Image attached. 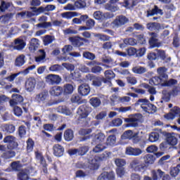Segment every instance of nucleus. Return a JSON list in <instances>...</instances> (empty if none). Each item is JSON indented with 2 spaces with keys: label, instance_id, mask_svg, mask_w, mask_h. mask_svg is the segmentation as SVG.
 Segmentation results:
<instances>
[{
  "label": "nucleus",
  "instance_id": "nucleus-7",
  "mask_svg": "<svg viewBox=\"0 0 180 180\" xmlns=\"http://www.w3.org/2000/svg\"><path fill=\"white\" fill-rule=\"evenodd\" d=\"M16 138L12 135H8L4 137L3 141L4 143L8 144L7 148L8 150H15V148H18V142H16Z\"/></svg>",
  "mask_w": 180,
  "mask_h": 180
},
{
  "label": "nucleus",
  "instance_id": "nucleus-23",
  "mask_svg": "<svg viewBox=\"0 0 180 180\" xmlns=\"http://www.w3.org/2000/svg\"><path fill=\"white\" fill-rule=\"evenodd\" d=\"M95 23V20L94 19H89V16L88 15H82L79 18H74L72 20L73 23Z\"/></svg>",
  "mask_w": 180,
  "mask_h": 180
},
{
  "label": "nucleus",
  "instance_id": "nucleus-28",
  "mask_svg": "<svg viewBox=\"0 0 180 180\" xmlns=\"http://www.w3.org/2000/svg\"><path fill=\"white\" fill-rule=\"evenodd\" d=\"M119 1L120 0H110L109 3L105 4V9H107V11H110L111 12L119 11V7L117 6H113L117 4Z\"/></svg>",
  "mask_w": 180,
  "mask_h": 180
},
{
  "label": "nucleus",
  "instance_id": "nucleus-52",
  "mask_svg": "<svg viewBox=\"0 0 180 180\" xmlns=\"http://www.w3.org/2000/svg\"><path fill=\"white\" fill-rule=\"evenodd\" d=\"M86 65H88L89 67H96V65H103V67H107V68H109V65L103 64L102 63L98 62L95 60L88 62L86 63Z\"/></svg>",
  "mask_w": 180,
  "mask_h": 180
},
{
  "label": "nucleus",
  "instance_id": "nucleus-27",
  "mask_svg": "<svg viewBox=\"0 0 180 180\" xmlns=\"http://www.w3.org/2000/svg\"><path fill=\"white\" fill-rule=\"evenodd\" d=\"M105 134L103 133H98L95 134L92 139V144H101V143H103L105 141Z\"/></svg>",
  "mask_w": 180,
  "mask_h": 180
},
{
  "label": "nucleus",
  "instance_id": "nucleus-47",
  "mask_svg": "<svg viewBox=\"0 0 180 180\" xmlns=\"http://www.w3.org/2000/svg\"><path fill=\"white\" fill-rule=\"evenodd\" d=\"M82 56L83 58H86V60H94L95 58H96V56L94 53H92L88 51H84Z\"/></svg>",
  "mask_w": 180,
  "mask_h": 180
},
{
  "label": "nucleus",
  "instance_id": "nucleus-5",
  "mask_svg": "<svg viewBox=\"0 0 180 180\" xmlns=\"http://www.w3.org/2000/svg\"><path fill=\"white\" fill-rule=\"evenodd\" d=\"M159 133H161L165 137H166V141L169 146L174 147L178 144V138L175 137L174 133H169L167 131H162V129H159Z\"/></svg>",
  "mask_w": 180,
  "mask_h": 180
},
{
  "label": "nucleus",
  "instance_id": "nucleus-43",
  "mask_svg": "<svg viewBox=\"0 0 180 180\" xmlns=\"http://www.w3.org/2000/svg\"><path fill=\"white\" fill-rule=\"evenodd\" d=\"M10 167L13 171L18 172V171H20L22 164H20V161H14L11 163Z\"/></svg>",
  "mask_w": 180,
  "mask_h": 180
},
{
  "label": "nucleus",
  "instance_id": "nucleus-29",
  "mask_svg": "<svg viewBox=\"0 0 180 180\" xmlns=\"http://www.w3.org/2000/svg\"><path fill=\"white\" fill-rule=\"evenodd\" d=\"M14 43L15 44V46L13 47L14 50L20 51L21 50H23L25 47H26V42H25V41L22 39H15Z\"/></svg>",
  "mask_w": 180,
  "mask_h": 180
},
{
  "label": "nucleus",
  "instance_id": "nucleus-64",
  "mask_svg": "<svg viewBox=\"0 0 180 180\" xmlns=\"http://www.w3.org/2000/svg\"><path fill=\"white\" fill-rule=\"evenodd\" d=\"M105 148L106 146L100 143H97V146L94 148L93 151L94 153H101V151H103V150H105Z\"/></svg>",
  "mask_w": 180,
  "mask_h": 180
},
{
  "label": "nucleus",
  "instance_id": "nucleus-4",
  "mask_svg": "<svg viewBox=\"0 0 180 180\" xmlns=\"http://www.w3.org/2000/svg\"><path fill=\"white\" fill-rule=\"evenodd\" d=\"M129 168L135 172H146L147 171L146 164L139 159L133 160L129 164Z\"/></svg>",
  "mask_w": 180,
  "mask_h": 180
},
{
  "label": "nucleus",
  "instance_id": "nucleus-31",
  "mask_svg": "<svg viewBox=\"0 0 180 180\" xmlns=\"http://www.w3.org/2000/svg\"><path fill=\"white\" fill-rule=\"evenodd\" d=\"M25 63H26V56L23 54H21L15 58L14 65L18 68L22 67V65H25Z\"/></svg>",
  "mask_w": 180,
  "mask_h": 180
},
{
  "label": "nucleus",
  "instance_id": "nucleus-38",
  "mask_svg": "<svg viewBox=\"0 0 180 180\" xmlns=\"http://www.w3.org/2000/svg\"><path fill=\"white\" fill-rule=\"evenodd\" d=\"M26 151L27 153H30L33 151L34 148V141H33V139L28 138V139L26 141Z\"/></svg>",
  "mask_w": 180,
  "mask_h": 180
},
{
  "label": "nucleus",
  "instance_id": "nucleus-59",
  "mask_svg": "<svg viewBox=\"0 0 180 180\" xmlns=\"http://www.w3.org/2000/svg\"><path fill=\"white\" fill-rule=\"evenodd\" d=\"M136 41L139 44H146L147 39L144 34H139L136 36Z\"/></svg>",
  "mask_w": 180,
  "mask_h": 180
},
{
  "label": "nucleus",
  "instance_id": "nucleus-46",
  "mask_svg": "<svg viewBox=\"0 0 180 180\" xmlns=\"http://www.w3.org/2000/svg\"><path fill=\"white\" fill-rule=\"evenodd\" d=\"M145 164H154L155 158L153 155L148 154L143 157Z\"/></svg>",
  "mask_w": 180,
  "mask_h": 180
},
{
  "label": "nucleus",
  "instance_id": "nucleus-42",
  "mask_svg": "<svg viewBox=\"0 0 180 180\" xmlns=\"http://www.w3.org/2000/svg\"><path fill=\"white\" fill-rule=\"evenodd\" d=\"M39 46H40V44H39V39L37 38H32L30 41V49L31 50H37L39 49Z\"/></svg>",
  "mask_w": 180,
  "mask_h": 180
},
{
  "label": "nucleus",
  "instance_id": "nucleus-26",
  "mask_svg": "<svg viewBox=\"0 0 180 180\" xmlns=\"http://www.w3.org/2000/svg\"><path fill=\"white\" fill-rule=\"evenodd\" d=\"M49 94L51 96H60L63 94V87L60 86H53L50 88Z\"/></svg>",
  "mask_w": 180,
  "mask_h": 180
},
{
  "label": "nucleus",
  "instance_id": "nucleus-16",
  "mask_svg": "<svg viewBox=\"0 0 180 180\" xmlns=\"http://www.w3.org/2000/svg\"><path fill=\"white\" fill-rule=\"evenodd\" d=\"M97 180H116L115 172H103L97 178Z\"/></svg>",
  "mask_w": 180,
  "mask_h": 180
},
{
  "label": "nucleus",
  "instance_id": "nucleus-9",
  "mask_svg": "<svg viewBox=\"0 0 180 180\" xmlns=\"http://www.w3.org/2000/svg\"><path fill=\"white\" fill-rule=\"evenodd\" d=\"M150 36H151L148 40L149 49H155L160 47L161 42L158 41L157 37H158V34L155 32H150Z\"/></svg>",
  "mask_w": 180,
  "mask_h": 180
},
{
  "label": "nucleus",
  "instance_id": "nucleus-2",
  "mask_svg": "<svg viewBox=\"0 0 180 180\" xmlns=\"http://www.w3.org/2000/svg\"><path fill=\"white\" fill-rule=\"evenodd\" d=\"M140 103H141V109L146 113H148L149 115H154V113L157 112V106L150 103V101L148 99L140 98L138 102L135 103V105L137 106V105H140Z\"/></svg>",
  "mask_w": 180,
  "mask_h": 180
},
{
  "label": "nucleus",
  "instance_id": "nucleus-41",
  "mask_svg": "<svg viewBox=\"0 0 180 180\" xmlns=\"http://www.w3.org/2000/svg\"><path fill=\"white\" fill-rule=\"evenodd\" d=\"M146 71L147 68L143 66H135L132 68V72H134V74H139V75H141V74H146Z\"/></svg>",
  "mask_w": 180,
  "mask_h": 180
},
{
  "label": "nucleus",
  "instance_id": "nucleus-49",
  "mask_svg": "<svg viewBox=\"0 0 180 180\" xmlns=\"http://www.w3.org/2000/svg\"><path fill=\"white\" fill-rule=\"evenodd\" d=\"M39 53H40L41 55L35 58V61L37 63H40L43 61V60L46 59V51H44V49H39Z\"/></svg>",
  "mask_w": 180,
  "mask_h": 180
},
{
  "label": "nucleus",
  "instance_id": "nucleus-33",
  "mask_svg": "<svg viewBox=\"0 0 180 180\" xmlns=\"http://www.w3.org/2000/svg\"><path fill=\"white\" fill-rule=\"evenodd\" d=\"M16 156V152L13 150V149H8V150H6L1 155V158L4 160H11Z\"/></svg>",
  "mask_w": 180,
  "mask_h": 180
},
{
  "label": "nucleus",
  "instance_id": "nucleus-55",
  "mask_svg": "<svg viewBox=\"0 0 180 180\" xmlns=\"http://www.w3.org/2000/svg\"><path fill=\"white\" fill-rule=\"evenodd\" d=\"M171 96H172L171 92L167 90L162 91V98L165 101V102H169V101H171Z\"/></svg>",
  "mask_w": 180,
  "mask_h": 180
},
{
  "label": "nucleus",
  "instance_id": "nucleus-11",
  "mask_svg": "<svg viewBox=\"0 0 180 180\" xmlns=\"http://www.w3.org/2000/svg\"><path fill=\"white\" fill-rule=\"evenodd\" d=\"M46 82L49 85H58L61 83V77L58 75L50 74L46 77Z\"/></svg>",
  "mask_w": 180,
  "mask_h": 180
},
{
  "label": "nucleus",
  "instance_id": "nucleus-8",
  "mask_svg": "<svg viewBox=\"0 0 180 180\" xmlns=\"http://www.w3.org/2000/svg\"><path fill=\"white\" fill-rule=\"evenodd\" d=\"M86 78L88 81H91L93 86L95 88H99L102 86V77L95 76L93 74H89L86 76Z\"/></svg>",
  "mask_w": 180,
  "mask_h": 180
},
{
  "label": "nucleus",
  "instance_id": "nucleus-1",
  "mask_svg": "<svg viewBox=\"0 0 180 180\" xmlns=\"http://www.w3.org/2000/svg\"><path fill=\"white\" fill-rule=\"evenodd\" d=\"M168 69L165 67H160L157 69L158 76H155L149 80L150 85L161 86H172L178 84V80L170 79L168 80V75L167 74Z\"/></svg>",
  "mask_w": 180,
  "mask_h": 180
},
{
  "label": "nucleus",
  "instance_id": "nucleus-18",
  "mask_svg": "<svg viewBox=\"0 0 180 180\" xmlns=\"http://www.w3.org/2000/svg\"><path fill=\"white\" fill-rule=\"evenodd\" d=\"M52 150H53V155L55 157H58V158H59L60 157H63V155H64V153L65 151L64 146H63L62 145H60L58 143L53 145Z\"/></svg>",
  "mask_w": 180,
  "mask_h": 180
},
{
  "label": "nucleus",
  "instance_id": "nucleus-44",
  "mask_svg": "<svg viewBox=\"0 0 180 180\" xmlns=\"http://www.w3.org/2000/svg\"><path fill=\"white\" fill-rule=\"evenodd\" d=\"M142 86L143 88H145V89H148V92H149L150 95H155V94H157V90H155V87L151 86L147 83H143Z\"/></svg>",
  "mask_w": 180,
  "mask_h": 180
},
{
  "label": "nucleus",
  "instance_id": "nucleus-54",
  "mask_svg": "<svg viewBox=\"0 0 180 180\" xmlns=\"http://www.w3.org/2000/svg\"><path fill=\"white\" fill-rule=\"evenodd\" d=\"M13 110L15 116H17V117H20L23 115V110L18 105H14Z\"/></svg>",
  "mask_w": 180,
  "mask_h": 180
},
{
  "label": "nucleus",
  "instance_id": "nucleus-20",
  "mask_svg": "<svg viewBox=\"0 0 180 180\" xmlns=\"http://www.w3.org/2000/svg\"><path fill=\"white\" fill-rule=\"evenodd\" d=\"M91 92V87L88 84L84 83L78 86V93L82 96H88Z\"/></svg>",
  "mask_w": 180,
  "mask_h": 180
},
{
  "label": "nucleus",
  "instance_id": "nucleus-30",
  "mask_svg": "<svg viewBox=\"0 0 180 180\" xmlns=\"http://www.w3.org/2000/svg\"><path fill=\"white\" fill-rule=\"evenodd\" d=\"M99 167H101V162L99 160L94 157L89 163V167L91 171H96L99 169Z\"/></svg>",
  "mask_w": 180,
  "mask_h": 180
},
{
  "label": "nucleus",
  "instance_id": "nucleus-56",
  "mask_svg": "<svg viewBox=\"0 0 180 180\" xmlns=\"http://www.w3.org/2000/svg\"><path fill=\"white\" fill-rule=\"evenodd\" d=\"M18 135L20 139H23L26 136V127L25 125L18 127Z\"/></svg>",
  "mask_w": 180,
  "mask_h": 180
},
{
  "label": "nucleus",
  "instance_id": "nucleus-62",
  "mask_svg": "<svg viewBox=\"0 0 180 180\" xmlns=\"http://www.w3.org/2000/svg\"><path fill=\"white\" fill-rule=\"evenodd\" d=\"M147 28L148 30H158L160 29V23H148Z\"/></svg>",
  "mask_w": 180,
  "mask_h": 180
},
{
  "label": "nucleus",
  "instance_id": "nucleus-40",
  "mask_svg": "<svg viewBox=\"0 0 180 180\" xmlns=\"http://www.w3.org/2000/svg\"><path fill=\"white\" fill-rule=\"evenodd\" d=\"M112 23H129V18L123 15H117Z\"/></svg>",
  "mask_w": 180,
  "mask_h": 180
},
{
  "label": "nucleus",
  "instance_id": "nucleus-60",
  "mask_svg": "<svg viewBox=\"0 0 180 180\" xmlns=\"http://www.w3.org/2000/svg\"><path fill=\"white\" fill-rule=\"evenodd\" d=\"M62 18H65V19H71V18H74V16H77V12H65L61 14Z\"/></svg>",
  "mask_w": 180,
  "mask_h": 180
},
{
  "label": "nucleus",
  "instance_id": "nucleus-24",
  "mask_svg": "<svg viewBox=\"0 0 180 180\" xmlns=\"http://www.w3.org/2000/svg\"><path fill=\"white\" fill-rule=\"evenodd\" d=\"M154 15H160L162 16L164 15V12L162 9H160L158 6L155 5L152 9H148L147 11V18H150V16H154Z\"/></svg>",
  "mask_w": 180,
  "mask_h": 180
},
{
  "label": "nucleus",
  "instance_id": "nucleus-35",
  "mask_svg": "<svg viewBox=\"0 0 180 180\" xmlns=\"http://www.w3.org/2000/svg\"><path fill=\"white\" fill-rule=\"evenodd\" d=\"M63 138L65 141H72L74 139V131L71 129H68L65 131Z\"/></svg>",
  "mask_w": 180,
  "mask_h": 180
},
{
  "label": "nucleus",
  "instance_id": "nucleus-50",
  "mask_svg": "<svg viewBox=\"0 0 180 180\" xmlns=\"http://www.w3.org/2000/svg\"><path fill=\"white\" fill-rule=\"evenodd\" d=\"M76 9H83L86 7V2L82 0H77L75 2Z\"/></svg>",
  "mask_w": 180,
  "mask_h": 180
},
{
  "label": "nucleus",
  "instance_id": "nucleus-10",
  "mask_svg": "<svg viewBox=\"0 0 180 180\" xmlns=\"http://www.w3.org/2000/svg\"><path fill=\"white\" fill-rule=\"evenodd\" d=\"M49 98H50L49 91H44L35 96L34 101L37 103H47L49 102Z\"/></svg>",
  "mask_w": 180,
  "mask_h": 180
},
{
  "label": "nucleus",
  "instance_id": "nucleus-37",
  "mask_svg": "<svg viewBox=\"0 0 180 180\" xmlns=\"http://www.w3.org/2000/svg\"><path fill=\"white\" fill-rule=\"evenodd\" d=\"M9 8H11V3L0 0V13H4Z\"/></svg>",
  "mask_w": 180,
  "mask_h": 180
},
{
  "label": "nucleus",
  "instance_id": "nucleus-58",
  "mask_svg": "<svg viewBox=\"0 0 180 180\" xmlns=\"http://www.w3.org/2000/svg\"><path fill=\"white\" fill-rule=\"evenodd\" d=\"M104 75L105 78L108 80L113 79V78L116 77V75L112 70H105L104 72Z\"/></svg>",
  "mask_w": 180,
  "mask_h": 180
},
{
  "label": "nucleus",
  "instance_id": "nucleus-6",
  "mask_svg": "<svg viewBox=\"0 0 180 180\" xmlns=\"http://www.w3.org/2000/svg\"><path fill=\"white\" fill-rule=\"evenodd\" d=\"M30 11H32V12H34L36 15H38L39 16V15H41V13H44V12H51L52 11H54V9H56V6L53 4H48L46 6V7H30Z\"/></svg>",
  "mask_w": 180,
  "mask_h": 180
},
{
  "label": "nucleus",
  "instance_id": "nucleus-13",
  "mask_svg": "<svg viewBox=\"0 0 180 180\" xmlns=\"http://www.w3.org/2000/svg\"><path fill=\"white\" fill-rule=\"evenodd\" d=\"M69 40L75 47H81L84 43H89V40L79 37H72L69 38Z\"/></svg>",
  "mask_w": 180,
  "mask_h": 180
},
{
  "label": "nucleus",
  "instance_id": "nucleus-48",
  "mask_svg": "<svg viewBox=\"0 0 180 180\" xmlns=\"http://www.w3.org/2000/svg\"><path fill=\"white\" fill-rule=\"evenodd\" d=\"M114 162L117 168H123L126 165V160L124 159L115 158Z\"/></svg>",
  "mask_w": 180,
  "mask_h": 180
},
{
  "label": "nucleus",
  "instance_id": "nucleus-53",
  "mask_svg": "<svg viewBox=\"0 0 180 180\" xmlns=\"http://www.w3.org/2000/svg\"><path fill=\"white\" fill-rule=\"evenodd\" d=\"M54 41V37L51 35H46L43 39V42L44 46H49V44H51Z\"/></svg>",
  "mask_w": 180,
  "mask_h": 180
},
{
  "label": "nucleus",
  "instance_id": "nucleus-45",
  "mask_svg": "<svg viewBox=\"0 0 180 180\" xmlns=\"http://www.w3.org/2000/svg\"><path fill=\"white\" fill-rule=\"evenodd\" d=\"M160 139V132H152L149 135L148 141L150 143H155Z\"/></svg>",
  "mask_w": 180,
  "mask_h": 180
},
{
  "label": "nucleus",
  "instance_id": "nucleus-22",
  "mask_svg": "<svg viewBox=\"0 0 180 180\" xmlns=\"http://www.w3.org/2000/svg\"><path fill=\"white\" fill-rule=\"evenodd\" d=\"M25 86L27 92H32V91H34V88H36V79L34 77L28 78L25 82Z\"/></svg>",
  "mask_w": 180,
  "mask_h": 180
},
{
  "label": "nucleus",
  "instance_id": "nucleus-32",
  "mask_svg": "<svg viewBox=\"0 0 180 180\" xmlns=\"http://www.w3.org/2000/svg\"><path fill=\"white\" fill-rule=\"evenodd\" d=\"M110 14L103 13L101 11H95L93 14V16L96 20H103V19H106V18H110Z\"/></svg>",
  "mask_w": 180,
  "mask_h": 180
},
{
  "label": "nucleus",
  "instance_id": "nucleus-39",
  "mask_svg": "<svg viewBox=\"0 0 180 180\" xmlns=\"http://www.w3.org/2000/svg\"><path fill=\"white\" fill-rule=\"evenodd\" d=\"M17 179L18 180H30V176H29V174H27V172L25 170H21L17 174Z\"/></svg>",
  "mask_w": 180,
  "mask_h": 180
},
{
  "label": "nucleus",
  "instance_id": "nucleus-63",
  "mask_svg": "<svg viewBox=\"0 0 180 180\" xmlns=\"http://www.w3.org/2000/svg\"><path fill=\"white\" fill-rule=\"evenodd\" d=\"M91 71L93 74H101L103 71V68L98 65L94 67H92Z\"/></svg>",
  "mask_w": 180,
  "mask_h": 180
},
{
  "label": "nucleus",
  "instance_id": "nucleus-19",
  "mask_svg": "<svg viewBox=\"0 0 180 180\" xmlns=\"http://www.w3.org/2000/svg\"><path fill=\"white\" fill-rule=\"evenodd\" d=\"M125 153L127 155L139 157V155H141V154H143V150L139 148H133L131 146H128L126 148Z\"/></svg>",
  "mask_w": 180,
  "mask_h": 180
},
{
  "label": "nucleus",
  "instance_id": "nucleus-57",
  "mask_svg": "<svg viewBox=\"0 0 180 180\" xmlns=\"http://www.w3.org/2000/svg\"><path fill=\"white\" fill-rule=\"evenodd\" d=\"M122 123H123V120H122V119L115 118L111 122V126H112V127H119L122 126Z\"/></svg>",
  "mask_w": 180,
  "mask_h": 180
},
{
  "label": "nucleus",
  "instance_id": "nucleus-36",
  "mask_svg": "<svg viewBox=\"0 0 180 180\" xmlns=\"http://www.w3.org/2000/svg\"><path fill=\"white\" fill-rule=\"evenodd\" d=\"M89 103H90L93 108H99L102 101H101V98H99V97H92L89 99Z\"/></svg>",
  "mask_w": 180,
  "mask_h": 180
},
{
  "label": "nucleus",
  "instance_id": "nucleus-14",
  "mask_svg": "<svg viewBox=\"0 0 180 180\" xmlns=\"http://www.w3.org/2000/svg\"><path fill=\"white\" fill-rule=\"evenodd\" d=\"M124 139H127L128 140H132V143L134 144H137V143H140L141 138L139 136H134L133 131L127 130L125 131L122 135Z\"/></svg>",
  "mask_w": 180,
  "mask_h": 180
},
{
  "label": "nucleus",
  "instance_id": "nucleus-25",
  "mask_svg": "<svg viewBox=\"0 0 180 180\" xmlns=\"http://www.w3.org/2000/svg\"><path fill=\"white\" fill-rule=\"evenodd\" d=\"M165 174V172L161 170V169H152L150 171V176L153 180H160Z\"/></svg>",
  "mask_w": 180,
  "mask_h": 180
},
{
  "label": "nucleus",
  "instance_id": "nucleus-17",
  "mask_svg": "<svg viewBox=\"0 0 180 180\" xmlns=\"http://www.w3.org/2000/svg\"><path fill=\"white\" fill-rule=\"evenodd\" d=\"M11 98L12 99L9 101L10 106H18V105L23 103L24 98L20 94H12Z\"/></svg>",
  "mask_w": 180,
  "mask_h": 180
},
{
  "label": "nucleus",
  "instance_id": "nucleus-34",
  "mask_svg": "<svg viewBox=\"0 0 180 180\" xmlns=\"http://www.w3.org/2000/svg\"><path fill=\"white\" fill-rule=\"evenodd\" d=\"M74 86L71 84H64L63 86V95H71L72 94V92H74Z\"/></svg>",
  "mask_w": 180,
  "mask_h": 180
},
{
  "label": "nucleus",
  "instance_id": "nucleus-15",
  "mask_svg": "<svg viewBox=\"0 0 180 180\" xmlns=\"http://www.w3.org/2000/svg\"><path fill=\"white\" fill-rule=\"evenodd\" d=\"M0 130L6 134H13L16 131V127L13 124H3L0 126Z\"/></svg>",
  "mask_w": 180,
  "mask_h": 180
},
{
  "label": "nucleus",
  "instance_id": "nucleus-21",
  "mask_svg": "<svg viewBox=\"0 0 180 180\" xmlns=\"http://www.w3.org/2000/svg\"><path fill=\"white\" fill-rule=\"evenodd\" d=\"M33 16H38L37 14H36L35 12L29 11H22L20 13H18L16 15V18H18L20 19H30V18H33Z\"/></svg>",
  "mask_w": 180,
  "mask_h": 180
},
{
  "label": "nucleus",
  "instance_id": "nucleus-61",
  "mask_svg": "<svg viewBox=\"0 0 180 180\" xmlns=\"http://www.w3.org/2000/svg\"><path fill=\"white\" fill-rule=\"evenodd\" d=\"M96 159L101 162V161H106L108 158H109V153L105 152L104 153L101 154L98 156H95Z\"/></svg>",
  "mask_w": 180,
  "mask_h": 180
},
{
  "label": "nucleus",
  "instance_id": "nucleus-51",
  "mask_svg": "<svg viewBox=\"0 0 180 180\" xmlns=\"http://www.w3.org/2000/svg\"><path fill=\"white\" fill-rule=\"evenodd\" d=\"M78 150V155H80L82 157L83 155H85L88 151H89V146H81Z\"/></svg>",
  "mask_w": 180,
  "mask_h": 180
},
{
  "label": "nucleus",
  "instance_id": "nucleus-12",
  "mask_svg": "<svg viewBox=\"0 0 180 180\" xmlns=\"http://www.w3.org/2000/svg\"><path fill=\"white\" fill-rule=\"evenodd\" d=\"M79 119H86V117L89 116L91 112H92V108L86 105H82L79 108Z\"/></svg>",
  "mask_w": 180,
  "mask_h": 180
},
{
  "label": "nucleus",
  "instance_id": "nucleus-3",
  "mask_svg": "<svg viewBox=\"0 0 180 180\" xmlns=\"http://www.w3.org/2000/svg\"><path fill=\"white\" fill-rule=\"evenodd\" d=\"M124 122L127 123L125 124V127H139V122L143 119V115L140 113H136L129 115L128 118H123Z\"/></svg>",
  "mask_w": 180,
  "mask_h": 180
}]
</instances>
